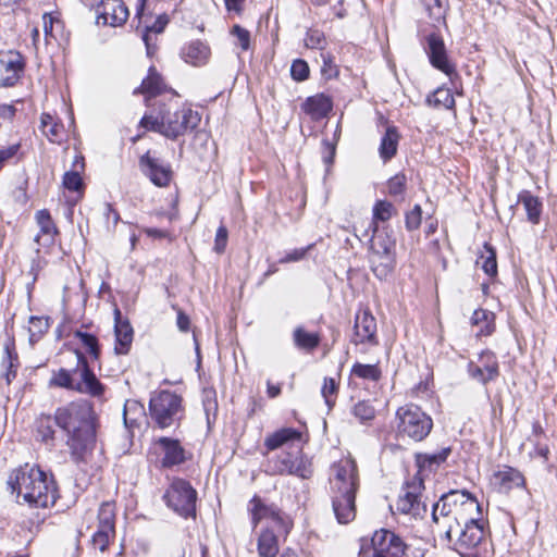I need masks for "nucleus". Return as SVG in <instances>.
Returning <instances> with one entry per match:
<instances>
[{"label":"nucleus","mask_w":557,"mask_h":557,"mask_svg":"<svg viewBox=\"0 0 557 557\" xmlns=\"http://www.w3.org/2000/svg\"><path fill=\"white\" fill-rule=\"evenodd\" d=\"M57 425L67 435L72 459L78 463L85 460L96 445L97 414L92 404L81 399L59 407L55 410Z\"/></svg>","instance_id":"1"},{"label":"nucleus","mask_w":557,"mask_h":557,"mask_svg":"<svg viewBox=\"0 0 557 557\" xmlns=\"http://www.w3.org/2000/svg\"><path fill=\"white\" fill-rule=\"evenodd\" d=\"M359 487L357 463L350 458L341 459L331 468L330 496L338 523L346 524L356 517V493Z\"/></svg>","instance_id":"2"},{"label":"nucleus","mask_w":557,"mask_h":557,"mask_svg":"<svg viewBox=\"0 0 557 557\" xmlns=\"http://www.w3.org/2000/svg\"><path fill=\"white\" fill-rule=\"evenodd\" d=\"M8 485L16 493L18 503H27L34 507H48L55 500V486L49 481L46 472L38 466L25 463L14 470Z\"/></svg>","instance_id":"3"},{"label":"nucleus","mask_w":557,"mask_h":557,"mask_svg":"<svg viewBox=\"0 0 557 557\" xmlns=\"http://www.w3.org/2000/svg\"><path fill=\"white\" fill-rule=\"evenodd\" d=\"M199 123L198 112L188 108L174 111L171 108H162L157 115L146 114L140 120V126L158 132L170 139L185 135L196 128Z\"/></svg>","instance_id":"4"},{"label":"nucleus","mask_w":557,"mask_h":557,"mask_svg":"<svg viewBox=\"0 0 557 557\" xmlns=\"http://www.w3.org/2000/svg\"><path fill=\"white\" fill-rule=\"evenodd\" d=\"M148 409L152 423L161 430L178 428L185 416L183 397L168 389L152 393Z\"/></svg>","instance_id":"5"},{"label":"nucleus","mask_w":557,"mask_h":557,"mask_svg":"<svg viewBox=\"0 0 557 557\" xmlns=\"http://www.w3.org/2000/svg\"><path fill=\"white\" fill-rule=\"evenodd\" d=\"M396 419L398 433L414 442L423 441L433 428L432 418L413 404L398 408Z\"/></svg>","instance_id":"6"},{"label":"nucleus","mask_w":557,"mask_h":557,"mask_svg":"<svg viewBox=\"0 0 557 557\" xmlns=\"http://www.w3.org/2000/svg\"><path fill=\"white\" fill-rule=\"evenodd\" d=\"M480 504L468 492L450 491L442 495L440 500L433 505L432 519L437 523L438 516L454 515L456 525L460 527V520L465 518L466 513L476 511L480 515Z\"/></svg>","instance_id":"7"},{"label":"nucleus","mask_w":557,"mask_h":557,"mask_svg":"<svg viewBox=\"0 0 557 557\" xmlns=\"http://www.w3.org/2000/svg\"><path fill=\"white\" fill-rule=\"evenodd\" d=\"M252 529H256L262 521H271L272 528L283 536H287L293 529V520L276 504L268 503L265 499L255 495L248 503Z\"/></svg>","instance_id":"8"},{"label":"nucleus","mask_w":557,"mask_h":557,"mask_svg":"<svg viewBox=\"0 0 557 557\" xmlns=\"http://www.w3.org/2000/svg\"><path fill=\"white\" fill-rule=\"evenodd\" d=\"M166 506L184 518L195 517L197 492L184 479H174L163 495Z\"/></svg>","instance_id":"9"},{"label":"nucleus","mask_w":557,"mask_h":557,"mask_svg":"<svg viewBox=\"0 0 557 557\" xmlns=\"http://www.w3.org/2000/svg\"><path fill=\"white\" fill-rule=\"evenodd\" d=\"M360 543L359 555L366 554L371 546L372 557H404L408 548L400 536L386 529L375 531L370 541L361 539Z\"/></svg>","instance_id":"10"},{"label":"nucleus","mask_w":557,"mask_h":557,"mask_svg":"<svg viewBox=\"0 0 557 557\" xmlns=\"http://www.w3.org/2000/svg\"><path fill=\"white\" fill-rule=\"evenodd\" d=\"M272 474L295 475L302 480L310 479L313 474L311 460L300 449L295 451H282L270 460Z\"/></svg>","instance_id":"11"},{"label":"nucleus","mask_w":557,"mask_h":557,"mask_svg":"<svg viewBox=\"0 0 557 557\" xmlns=\"http://www.w3.org/2000/svg\"><path fill=\"white\" fill-rule=\"evenodd\" d=\"M115 537V509L112 503H103L98 512V528L91 543L95 548L106 552Z\"/></svg>","instance_id":"12"},{"label":"nucleus","mask_w":557,"mask_h":557,"mask_svg":"<svg viewBox=\"0 0 557 557\" xmlns=\"http://www.w3.org/2000/svg\"><path fill=\"white\" fill-rule=\"evenodd\" d=\"M469 376L486 385L499 376V364L496 355L491 350H483L478 361H470L467 366Z\"/></svg>","instance_id":"13"},{"label":"nucleus","mask_w":557,"mask_h":557,"mask_svg":"<svg viewBox=\"0 0 557 557\" xmlns=\"http://www.w3.org/2000/svg\"><path fill=\"white\" fill-rule=\"evenodd\" d=\"M74 374L79 376L76 382L75 392L87 394L95 398H101L104 394L106 386L98 380L94 371L88 366V362L83 354L77 352V366Z\"/></svg>","instance_id":"14"},{"label":"nucleus","mask_w":557,"mask_h":557,"mask_svg":"<svg viewBox=\"0 0 557 557\" xmlns=\"http://www.w3.org/2000/svg\"><path fill=\"white\" fill-rule=\"evenodd\" d=\"M425 52L433 67L451 78L457 75L455 65L449 61L443 38L431 33L425 37Z\"/></svg>","instance_id":"15"},{"label":"nucleus","mask_w":557,"mask_h":557,"mask_svg":"<svg viewBox=\"0 0 557 557\" xmlns=\"http://www.w3.org/2000/svg\"><path fill=\"white\" fill-rule=\"evenodd\" d=\"M22 54L14 50H0V87L16 85L24 73Z\"/></svg>","instance_id":"16"},{"label":"nucleus","mask_w":557,"mask_h":557,"mask_svg":"<svg viewBox=\"0 0 557 557\" xmlns=\"http://www.w3.org/2000/svg\"><path fill=\"white\" fill-rule=\"evenodd\" d=\"M422 487V479L420 482L414 480L411 484H408L395 504L396 510L413 518H422L426 512V506L420 498V490Z\"/></svg>","instance_id":"17"},{"label":"nucleus","mask_w":557,"mask_h":557,"mask_svg":"<svg viewBox=\"0 0 557 557\" xmlns=\"http://www.w3.org/2000/svg\"><path fill=\"white\" fill-rule=\"evenodd\" d=\"M97 24L112 27L123 25L129 15L128 9L122 0H101L96 8Z\"/></svg>","instance_id":"18"},{"label":"nucleus","mask_w":557,"mask_h":557,"mask_svg":"<svg viewBox=\"0 0 557 557\" xmlns=\"http://www.w3.org/2000/svg\"><path fill=\"white\" fill-rule=\"evenodd\" d=\"M465 520V525L459 530L456 542L457 550H467L476 547L484 539V521L480 518L470 517Z\"/></svg>","instance_id":"19"},{"label":"nucleus","mask_w":557,"mask_h":557,"mask_svg":"<svg viewBox=\"0 0 557 557\" xmlns=\"http://www.w3.org/2000/svg\"><path fill=\"white\" fill-rule=\"evenodd\" d=\"M351 343L377 345L376 321L369 310L356 314Z\"/></svg>","instance_id":"20"},{"label":"nucleus","mask_w":557,"mask_h":557,"mask_svg":"<svg viewBox=\"0 0 557 557\" xmlns=\"http://www.w3.org/2000/svg\"><path fill=\"white\" fill-rule=\"evenodd\" d=\"M139 166L141 172L149 177L151 183L156 186L165 187L169 185L172 177L170 166L165 165L159 159L151 157L149 151L140 157Z\"/></svg>","instance_id":"21"},{"label":"nucleus","mask_w":557,"mask_h":557,"mask_svg":"<svg viewBox=\"0 0 557 557\" xmlns=\"http://www.w3.org/2000/svg\"><path fill=\"white\" fill-rule=\"evenodd\" d=\"M154 446L162 455L161 466L172 468L186 460L185 449L176 438L162 436L154 441Z\"/></svg>","instance_id":"22"},{"label":"nucleus","mask_w":557,"mask_h":557,"mask_svg":"<svg viewBox=\"0 0 557 557\" xmlns=\"http://www.w3.org/2000/svg\"><path fill=\"white\" fill-rule=\"evenodd\" d=\"M491 484L499 493H509L513 488L524 487V475L516 468L502 466L491 476Z\"/></svg>","instance_id":"23"},{"label":"nucleus","mask_w":557,"mask_h":557,"mask_svg":"<svg viewBox=\"0 0 557 557\" xmlns=\"http://www.w3.org/2000/svg\"><path fill=\"white\" fill-rule=\"evenodd\" d=\"M114 333H115V351L119 355L128 352L133 342L134 331L127 319L122 318L121 310L114 308Z\"/></svg>","instance_id":"24"},{"label":"nucleus","mask_w":557,"mask_h":557,"mask_svg":"<svg viewBox=\"0 0 557 557\" xmlns=\"http://www.w3.org/2000/svg\"><path fill=\"white\" fill-rule=\"evenodd\" d=\"M450 447H444L440 451L434 454H417L416 455V465L418 467L417 478L418 482L428 476L430 473L435 471L443 462L446 461L448 456L450 455Z\"/></svg>","instance_id":"25"},{"label":"nucleus","mask_w":557,"mask_h":557,"mask_svg":"<svg viewBox=\"0 0 557 557\" xmlns=\"http://www.w3.org/2000/svg\"><path fill=\"white\" fill-rule=\"evenodd\" d=\"M280 533L270 525L261 528L257 537L259 557H276L280 552Z\"/></svg>","instance_id":"26"},{"label":"nucleus","mask_w":557,"mask_h":557,"mask_svg":"<svg viewBox=\"0 0 557 557\" xmlns=\"http://www.w3.org/2000/svg\"><path fill=\"white\" fill-rule=\"evenodd\" d=\"M36 221L39 226V233L35 236V242L40 247H49L54 244L58 230L47 210H40L36 213Z\"/></svg>","instance_id":"27"},{"label":"nucleus","mask_w":557,"mask_h":557,"mask_svg":"<svg viewBox=\"0 0 557 557\" xmlns=\"http://www.w3.org/2000/svg\"><path fill=\"white\" fill-rule=\"evenodd\" d=\"M210 55V47L200 40L190 41L181 51L182 59L194 66H202L207 64Z\"/></svg>","instance_id":"28"},{"label":"nucleus","mask_w":557,"mask_h":557,"mask_svg":"<svg viewBox=\"0 0 557 557\" xmlns=\"http://www.w3.org/2000/svg\"><path fill=\"white\" fill-rule=\"evenodd\" d=\"M372 231L370 251L396 252V237L389 226L386 225L379 228L375 225L372 227Z\"/></svg>","instance_id":"29"},{"label":"nucleus","mask_w":557,"mask_h":557,"mask_svg":"<svg viewBox=\"0 0 557 557\" xmlns=\"http://www.w3.org/2000/svg\"><path fill=\"white\" fill-rule=\"evenodd\" d=\"M371 270L380 278H386L396 264V252L370 251Z\"/></svg>","instance_id":"30"},{"label":"nucleus","mask_w":557,"mask_h":557,"mask_svg":"<svg viewBox=\"0 0 557 557\" xmlns=\"http://www.w3.org/2000/svg\"><path fill=\"white\" fill-rule=\"evenodd\" d=\"M332 108L333 103L331 98L324 94L308 97L302 103V110L313 120L325 117L332 111Z\"/></svg>","instance_id":"31"},{"label":"nucleus","mask_w":557,"mask_h":557,"mask_svg":"<svg viewBox=\"0 0 557 557\" xmlns=\"http://www.w3.org/2000/svg\"><path fill=\"white\" fill-rule=\"evenodd\" d=\"M2 368L4 369V379L7 384H10L16 376L17 369L20 367L18 355L15 348V342L13 337H8L4 343V356L2 358Z\"/></svg>","instance_id":"32"},{"label":"nucleus","mask_w":557,"mask_h":557,"mask_svg":"<svg viewBox=\"0 0 557 557\" xmlns=\"http://www.w3.org/2000/svg\"><path fill=\"white\" fill-rule=\"evenodd\" d=\"M495 315L493 312L479 308L471 317V324L475 329V336H490L495 331Z\"/></svg>","instance_id":"33"},{"label":"nucleus","mask_w":557,"mask_h":557,"mask_svg":"<svg viewBox=\"0 0 557 557\" xmlns=\"http://www.w3.org/2000/svg\"><path fill=\"white\" fill-rule=\"evenodd\" d=\"M400 135L395 126H388L381 138L379 154L383 162L389 161L397 153Z\"/></svg>","instance_id":"34"},{"label":"nucleus","mask_w":557,"mask_h":557,"mask_svg":"<svg viewBox=\"0 0 557 557\" xmlns=\"http://www.w3.org/2000/svg\"><path fill=\"white\" fill-rule=\"evenodd\" d=\"M55 414H40L35 422L36 437L46 445L53 446L55 435Z\"/></svg>","instance_id":"35"},{"label":"nucleus","mask_w":557,"mask_h":557,"mask_svg":"<svg viewBox=\"0 0 557 557\" xmlns=\"http://www.w3.org/2000/svg\"><path fill=\"white\" fill-rule=\"evenodd\" d=\"M518 201L523 205L528 220L537 224L542 213V202L539 197L532 195L529 190H522L518 196Z\"/></svg>","instance_id":"36"},{"label":"nucleus","mask_w":557,"mask_h":557,"mask_svg":"<svg viewBox=\"0 0 557 557\" xmlns=\"http://www.w3.org/2000/svg\"><path fill=\"white\" fill-rule=\"evenodd\" d=\"M163 81L153 66L148 71L147 77L141 85L134 90V94H144L148 98L159 95L163 89Z\"/></svg>","instance_id":"37"},{"label":"nucleus","mask_w":557,"mask_h":557,"mask_svg":"<svg viewBox=\"0 0 557 557\" xmlns=\"http://www.w3.org/2000/svg\"><path fill=\"white\" fill-rule=\"evenodd\" d=\"M300 433L292 428L281 429L271 435L267 436L264 445L269 450H275L282 447L284 444L299 440Z\"/></svg>","instance_id":"38"},{"label":"nucleus","mask_w":557,"mask_h":557,"mask_svg":"<svg viewBox=\"0 0 557 557\" xmlns=\"http://www.w3.org/2000/svg\"><path fill=\"white\" fill-rule=\"evenodd\" d=\"M169 20L165 15H160L151 26L146 27L143 34V40L146 45L148 55H152L157 49V46L152 42V34H161L164 30Z\"/></svg>","instance_id":"39"},{"label":"nucleus","mask_w":557,"mask_h":557,"mask_svg":"<svg viewBox=\"0 0 557 557\" xmlns=\"http://www.w3.org/2000/svg\"><path fill=\"white\" fill-rule=\"evenodd\" d=\"M293 339L295 345L305 350H313L320 344V336L318 333H309L302 326L294 330Z\"/></svg>","instance_id":"40"},{"label":"nucleus","mask_w":557,"mask_h":557,"mask_svg":"<svg viewBox=\"0 0 557 557\" xmlns=\"http://www.w3.org/2000/svg\"><path fill=\"white\" fill-rule=\"evenodd\" d=\"M350 374L362 380L377 382L382 376V371L377 363L364 364L356 362L350 370Z\"/></svg>","instance_id":"41"},{"label":"nucleus","mask_w":557,"mask_h":557,"mask_svg":"<svg viewBox=\"0 0 557 557\" xmlns=\"http://www.w3.org/2000/svg\"><path fill=\"white\" fill-rule=\"evenodd\" d=\"M420 2L424 7L434 25L445 22V0H420Z\"/></svg>","instance_id":"42"},{"label":"nucleus","mask_w":557,"mask_h":557,"mask_svg":"<svg viewBox=\"0 0 557 557\" xmlns=\"http://www.w3.org/2000/svg\"><path fill=\"white\" fill-rule=\"evenodd\" d=\"M49 386L75 391L76 382L71 371L61 368L53 372L52 377L49 381Z\"/></svg>","instance_id":"43"},{"label":"nucleus","mask_w":557,"mask_h":557,"mask_svg":"<svg viewBox=\"0 0 557 557\" xmlns=\"http://www.w3.org/2000/svg\"><path fill=\"white\" fill-rule=\"evenodd\" d=\"M396 212V208L389 201L377 200L373 207L372 227L377 225L379 221H388Z\"/></svg>","instance_id":"44"},{"label":"nucleus","mask_w":557,"mask_h":557,"mask_svg":"<svg viewBox=\"0 0 557 557\" xmlns=\"http://www.w3.org/2000/svg\"><path fill=\"white\" fill-rule=\"evenodd\" d=\"M338 388V381H336L334 377H324L323 385L321 387V395L324 398L329 410L335 406Z\"/></svg>","instance_id":"45"},{"label":"nucleus","mask_w":557,"mask_h":557,"mask_svg":"<svg viewBox=\"0 0 557 557\" xmlns=\"http://www.w3.org/2000/svg\"><path fill=\"white\" fill-rule=\"evenodd\" d=\"M428 102L433 103L434 107H444L446 109H454L455 98L448 88H437L432 97H428Z\"/></svg>","instance_id":"46"},{"label":"nucleus","mask_w":557,"mask_h":557,"mask_svg":"<svg viewBox=\"0 0 557 557\" xmlns=\"http://www.w3.org/2000/svg\"><path fill=\"white\" fill-rule=\"evenodd\" d=\"M41 129L51 141H60L62 126L55 123L49 113L41 115Z\"/></svg>","instance_id":"47"},{"label":"nucleus","mask_w":557,"mask_h":557,"mask_svg":"<svg viewBox=\"0 0 557 557\" xmlns=\"http://www.w3.org/2000/svg\"><path fill=\"white\" fill-rule=\"evenodd\" d=\"M484 248L486 255L480 257L482 260L481 268L488 276L493 277L497 274L496 252L488 244H485Z\"/></svg>","instance_id":"48"},{"label":"nucleus","mask_w":557,"mask_h":557,"mask_svg":"<svg viewBox=\"0 0 557 557\" xmlns=\"http://www.w3.org/2000/svg\"><path fill=\"white\" fill-rule=\"evenodd\" d=\"M352 414L360 420L367 422L375 417V409L368 401H358L352 408Z\"/></svg>","instance_id":"49"},{"label":"nucleus","mask_w":557,"mask_h":557,"mask_svg":"<svg viewBox=\"0 0 557 557\" xmlns=\"http://www.w3.org/2000/svg\"><path fill=\"white\" fill-rule=\"evenodd\" d=\"M422 221V209L420 205H414V207L406 212L405 214V226L409 232L417 231Z\"/></svg>","instance_id":"50"},{"label":"nucleus","mask_w":557,"mask_h":557,"mask_svg":"<svg viewBox=\"0 0 557 557\" xmlns=\"http://www.w3.org/2000/svg\"><path fill=\"white\" fill-rule=\"evenodd\" d=\"M309 65L305 60L296 59L290 66V75L297 82H304L309 77Z\"/></svg>","instance_id":"51"},{"label":"nucleus","mask_w":557,"mask_h":557,"mask_svg":"<svg viewBox=\"0 0 557 557\" xmlns=\"http://www.w3.org/2000/svg\"><path fill=\"white\" fill-rule=\"evenodd\" d=\"M75 336L77 338H79V341L82 342V344L88 349L89 354L94 357V358H98L99 357V347H98V341H97V337L92 334H89V333H85V332H81V331H77L75 333Z\"/></svg>","instance_id":"52"},{"label":"nucleus","mask_w":557,"mask_h":557,"mask_svg":"<svg viewBox=\"0 0 557 557\" xmlns=\"http://www.w3.org/2000/svg\"><path fill=\"white\" fill-rule=\"evenodd\" d=\"M406 176L404 174H396L391 177L387 182V190L391 196H399L405 191L406 188Z\"/></svg>","instance_id":"53"},{"label":"nucleus","mask_w":557,"mask_h":557,"mask_svg":"<svg viewBox=\"0 0 557 557\" xmlns=\"http://www.w3.org/2000/svg\"><path fill=\"white\" fill-rule=\"evenodd\" d=\"M231 34L236 37V46L243 51H247L250 47V33L239 25H234Z\"/></svg>","instance_id":"54"},{"label":"nucleus","mask_w":557,"mask_h":557,"mask_svg":"<svg viewBox=\"0 0 557 557\" xmlns=\"http://www.w3.org/2000/svg\"><path fill=\"white\" fill-rule=\"evenodd\" d=\"M29 324L30 338L44 334L49 327L48 320L42 317H30Z\"/></svg>","instance_id":"55"},{"label":"nucleus","mask_w":557,"mask_h":557,"mask_svg":"<svg viewBox=\"0 0 557 557\" xmlns=\"http://www.w3.org/2000/svg\"><path fill=\"white\" fill-rule=\"evenodd\" d=\"M321 57L323 61L321 67V73L323 77L330 79L337 76L338 70L337 66L334 64L333 57L330 53H322Z\"/></svg>","instance_id":"56"},{"label":"nucleus","mask_w":557,"mask_h":557,"mask_svg":"<svg viewBox=\"0 0 557 557\" xmlns=\"http://www.w3.org/2000/svg\"><path fill=\"white\" fill-rule=\"evenodd\" d=\"M63 185L69 190L77 191L83 186V180L78 172L70 171L63 176Z\"/></svg>","instance_id":"57"},{"label":"nucleus","mask_w":557,"mask_h":557,"mask_svg":"<svg viewBox=\"0 0 557 557\" xmlns=\"http://www.w3.org/2000/svg\"><path fill=\"white\" fill-rule=\"evenodd\" d=\"M324 42L323 34L318 29H311L307 33L305 38L306 47L310 49L321 48Z\"/></svg>","instance_id":"58"},{"label":"nucleus","mask_w":557,"mask_h":557,"mask_svg":"<svg viewBox=\"0 0 557 557\" xmlns=\"http://www.w3.org/2000/svg\"><path fill=\"white\" fill-rule=\"evenodd\" d=\"M227 238H228L227 228L224 225L219 226V228L216 230L215 239H214V248L213 249L215 252L222 253L225 250L226 245H227Z\"/></svg>","instance_id":"59"},{"label":"nucleus","mask_w":557,"mask_h":557,"mask_svg":"<svg viewBox=\"0 0 557 557\" xmlns=\"http://www.w3.org/2000/svg\"><path fill=\"white\" fill-rule=\"evenodd\" d=\"M54 24L59 25L60 21L53 17L52 14L45 13L42 15V30L47 42L49 41V38H55L53 34Z\"/></svg>","instance_id":"60"},{"label":"nucleus","mask_w":557,"mask_h":557,"mask_svg":"<svg viewBox=\"0 0 557 557\" xmlns=\"http://www.w3.org/2000/svg\"><path fill=\"white\" fill-rule=\"evenodd\" d=\"M39 248L36 249V257L32 260L29 275L33 276V283H35L38 278V275L41 270L47 265V260L39 256Z\"/></svg>","instance_id":"61"},{"label":"nucleus","mask_w":557,"mask_h":557,"mask_svg":"<svg viewBox=\"0 0 557 557\" xmlns=\"http://www.w3.org/2000/svg\"><path fill=\"white\" fill-rule=\"evenodd\" d=\"M103 215L106 218V223L108 228H110V224L112 223L113 228L120 221L119 212L112 207L111 203H104Z\"/></svg>","instance_id":"62"},{"label":"nucleus","mask_w":557,"mask_h":557,"mask_svg":"<svg viewBox=\"0 0 557 557\" xmlns=\"http://www.w3.org/2000/svg\"><path fill=\"white\" fill-rule=\"evenodd\" d=\"M21 145L14 144L9 147L0 148V170L5 162L11 160L18 152Z\"/></svg>","instance_id":"63"},{"label":"nucleus","mask_w":557,"mask_h":557,"mask_svg":"<svg viewBox=\"0 0 557 557\" xmlns=\"http://www.w3.org/2000/svg\"><path fill=\"white\" fill-rule=\"evenodd\" d=\"M308 249L309 247L293 250L292 252L287 253L284 258L281 259V263L295 262L301 260L305 257Z\"/></svg>","instance_id":"64"}]
</instances>
